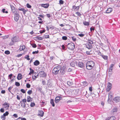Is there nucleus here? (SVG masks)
I'll return each mask as SVG.
<instances>
[{
  "label": "nucleus",
  "instance_id": "nucleus-22",
  "mask_svg": "<svg viewBox=\"0 0 120 120\" xmlns=\"http://www.w3.org/2000/svg\"><path fill=\"white\" fill-rule=\"evenodd\" d=\"M22 78V75L20 74H19L18 75L17 77V79L18 80L21 79Z\"/></svg>",
  "mask_w": 120,
  "mask_h": 120
},
{
  "label": "nucleus",
  "instance_id": "nucleus-4",
  "mask_svg": "<svg viewBox=\"0 0 120 120\" xmlns=\"http://www.w3.org/2000/svg\"><path fill=\"white\" fill-rule=\"evenodd\" d=\"M11 40L13 42H16L19 41V38L18 36H16L12 38Z\"/></svg>",
  "mask_w": 120,
  "mask_h": 120
},
{
  "label": "nucleus",
  "instance_id": "nucleus-8",
  "mask_svg": "<svg viewBox=\"0 0 120 120\" xmlns=\"http://www.w3.org/2000/svg\"><path fill=\"white\" fill-rule=\"evenodd\" d=\"M14 16L15 20L16 22L18 21L19 17V15L18 14L16 13L15 14Z\"/></svg>",
  "mask_w": 120,
  "mask_h": 120
},
{
  "label": "nucleus",
  "instance_id": "nucleus-64",
  "mask_svg": "<svg viewBox=\"0 0 120 120\" xmlns=\"http://www.w3.org/2000/svg\"><path fill=\"white\" fill-rule=\"evenodd\" d=\"M0 111L2 112H4V110L3 108H1L0 109Z\"/></svg>",
  "mask_w": 120,
  "mask_h": 120
},
{
  "label": "nucleus",
  "instance_id": "nucleus-45",
  "mask_svg": "<svg viewBox=\"0 0 120 120\" xmlns=\"http://www.w3.org/2000/svg\"><path fill=\"white\" fill-rule=\"evenodd\" d=\"M73 41H75L76 40V38L74 36L72 37H71Z\"/></svg>",
  "mask_w": 120,
  "mask_h": 120
},
{
  "label": "nucleus",
  "instance_id": "nucleus-41",
  "mask_svg": "<svg viewBox=\"0 0 120 120\" xmlns=\"http://www.w3.org/2000/svg\"><path fill=\"white\" fill-rule=\"evenodd\" d=\"M37 38L39 40H41L43 39L41 37L38 36L37 37Z\"/></svg>",
  "mask_w": 120,
  "mask_h": 120
},
{
  "label": "nucleus",
  "instance_id": "nucleus-23",
  "mask_svg": "<svg viewBox=\"0 0 120 120\" xmlns=\"http://www.w3.org/2000/svg\"><path fill=\"white\" fill-rule=\"evenodd\" d=\"M50 103L52 105L53 107H54L55 105L54 102V100L53 99H51L50 100Z\"/></svg>",
  "mask_w": 120,
  "mask_h": 120
},
{
  "label": "nucleus",
  "instance_id": "nucleus-20",
  "mask_svg": "<svg viewBox=\"0 0 120 120\" xmlns=\"http://www.w3.org/2000/svg\"><path fill=\"white\" fill-rule=\"evenodd\" d=\"M112 11V8H108L107 10L106 11V13H110Z\"/></svg>",
  "mask_w": 120,
  "mask_h": 120
},
{
  "label": "nucleus",
  "instance_id": "nucleus-52",
  "mask_svg": "<svg viewBox=\"0 0 120 120\" xmlns=\"http://www.w3.org/2000/svg\"><path fill=\"white\" fill-rule=\"evenodd\" d=\"M64 3V1L62 0H60L59 1V3L60 4H63Z\"/></svg>",
  "mask_w": 120,
  "mask_h": 120
},
{
  "label": "nucleus",
  "instance_id": "nucleus-12",
  "mask_svg": "<svg viewBox=\"0 0 120 120\" xmlns=\"http://www.w3.org/2000/svg\"><path fill=\"white\" fill-rule=\"evenodd\" d=\"M9 113L7 111L5 113H4L3 115L1 116V119H3V120H4L5 119V117L6 116H8L9 114Z\"/></svg>",
  "mask_w": 120,
  "mask_h": 120
},
{
  "label": "nucleus",
  "instance_id": "nucleus-48",
  "mask_svg": "<svg viewBox=\"0 0 120 120\" xmlns=\"http://www.w3.org/2000/svg\"><path fill=\"white\" fill-rule=\"evenodd\" d=\"M26 7L27 8H30L31 7V5H30L28 4H27Z\"/></svg>",
  "mask_w": 120,
  "mask_h": 120
},
{
  "label": "nucleus",
  "instance_id": "nucleus-61",
  "mask_svg": "<svg viewBox=\"0 0 120 120\" xmlns=\"http://www.w3.org/2000/svg\"><path fill=\"white\" fill-rule=\"evenodd\" d=\"M13 76V75L11 74H10L9 75L8 77H9V78L10 79H11L12 77Z\"/></svg>",
  "mask_w": 120,
  "mask_h": 120
},
{
  "label": "nucleus",
  "instance_id": "nucleus-1",
  "mask_svg": "<svg viewBox=\"0 0 120 120\" xmlns=\"http://www.w3.org/2000/svg\"><path fill=\"white\" fill-rule=\"evenodd\" d=\"M95 63L92 61H89L87 62L86 66V68L88 70L92 69L94 67Z\"/></svg>",
  "mask_w": 120,
  "mask_h": 120
},
{
  "label": "nucleus",
  "instance_id": "nucleus-62",
  "mask_svg": "<svg viewBox=\"0 0 120 120\" xmlns=\"http://www.w3.org/2000/svg\"><path fill=\"white\" fill-rule=\"evenodd\" d=\"M22 101L23 102H23L24 103H26V99H23L22 100Z\"/></svg>",
  "mask_w": 120,
  "mask_h": 120
},
{
  "label": "nucleus",
  "instance_id": "nucleus-59",
  "mask_svg": "<svg viewBox=\"0 0 120 120\" xmlns=\"http://www.w3.org/2000/svg\"><path fill=\"white\" fill-rule=\"evenodd\" d=\"M83 84L85 86H87L88 85V83L86 82H83Z\"/></svg>",
  "mask_w": 120,
  "mask_h": 120
},
{
  "label": "nucleus",
  "instance_id": "nucleus-58",
  "mask_svg": "<svg viewBox=\"0 0 120 120\" xmlns=\"http://www.w3.org/2000/svg\"><path fill=\"white\" fill-rule=\"evenodd\" d=\"M44 38H49V35H45Z\"/></svg>",
  "mask_w": 120,
  "mask_h": 120
},
{
  "label": "nucleus",
  "instance_id": "nucleus-31",
  "mask_svg": "<svg viewBox=\"0 0 120 120\" xmlns=\"http://www.w3.org/2000/svg\"><path fill=\"white\" fill-rule=\"evenodd\" d=\"M96 73V70L94 69H92L91 71V73L93 75H95Z\"/></svg>",
  "mask_w": 120,
  "mask_h": 120
},
{
  "label": "nucleus",
  "instance_id": "nucleus-49",
  "mask_svg": "<svg viewBox=\"0 0 120 120\" xmlns=\"http://www.w3.org/2000/svg\"><path fill=\"white\" fill-rule=\"evenodd\" d=\"M30 85L29 83H27L26 85V87L28 88H30Z\"/></svg>",
  "mask_w": 120,
  "mask_h": 120
},
{
  "label": "nucleus",
  "instance_id": "nucleus-40",
  "mask_svg": "<svg viewBox=\"0 0 120 120\" xmlns=\"http://www.w3.org/2000/svg\"><path fill=\"white\" fill-rule=\"evenodd\" d=\"M5 53L6 54L8 55L10 53V52L9 51L6 50L5 52Z\"/></svg>",
  "mask_w": 120,
  "mask_h": 120
},
{
  "label": "nucleus",
  "instance_id": "nucleus-28",
  "mask_svg": "<svg viewBox=\"0 0 120 120\" xmlns=\"http://www.w3.org/2000/svg\"><path fill=\"white\" fill-rule=\"evenodd\" d=\"M112 95V93L111 92H110L109 94L108 101H109V100H110V98H112L111 97Z\"/></svg>",
  "mask_w": 120,
  "mask_h": 120
},
{
  "label": "nucleus",
  "instance_id": "nucleus-16",
  "mask_svg": "<svg viewBox=\"0 0 120 120\" xmlns=\"http://www.w3.org/2000/svg\"><path fill=\"white\" fill-rule=\"evenodd\" d=\"M41 5L42 7H44L45 8H47L49 7V4H41Z\"/></svg>",
  "mask_w": 120,
  "mask_h": 120
},
{
  "label": "nucleus",
  "instance_id": "nucleus-27",
  "mask_svg": "<svg viewBox=\"0 0 120 120\" xmlns=\"http://www.w3.org/2000/svg\"><path fill=\"white\" fill-rule=\"evenodd\" d=\"M105 60H107L108 59V56H105L104 55H101V56Z\"/></svg>",
  "mask_w": 120,
  "mask_h": 120
},
{
  "label": "nucleus",
  "instance_id": "nucleus-54",
  "mask_svg": "<svg viewBox=\"0 0 120 120\" xmlns=\"http://www.w3.org/2000/svg\"><path fill=\"white\" fill-rule=\"evenodd\" d=\"M46 15L45 16H47L49 18L51 17V15L50 14H46Z\"/></svg>",
  "mask_w": 120,
  "mask_h": 120
},
{
  "label": "nucleus",
  "instance_id": "nucleus-25",
  "mask_svg": "<svg viewBox=\"0 0 120 120\" xmlns=\"http://www.w3.org/2000/svg\"><path fill=\"white\" fill-rule=\"evenodd\" d=\"M27 101L28 102H30L32 101L31 100L32 98L30 96H28L27 97Z\"/></svg>",
  "mask_w": 120,
  "mask_h": 120
},
{
  "label": "nucleus",
  "instance_id": "nucleus-56",
  "mask_svg": "<svg viewBox=\"0 0 120 120\" xmlns=\"http://www.w3.org/2000/svg\"><path fill=\"white\" fill-rule=\"evenodd\" d=\"M95 29L94 27H91L90 28V30L91 32L92 31H94V30Z\"/></svg>",
  "mask_w": 120,
  "mask_h": 120
},
{
  "label": "nucleus",
  "instance_id": "nucleus-9",
  "mask_svg": "<svg viewBox=\"0 0 120 120\" xmlns=\"http://www.w3.org/2000/svg\"><path fill=\"white\" fill-rule=\"evenodd\" d=\"M38 77V72L34 73L32 76L33 79H35Z\"/></svg>",
  "mask_w": 120,
  "mask_h": 120
},
{
  "label": "nucleus",
  "instance_id": "nucleus-26",
  "mask_svg": "<svg viewBox=\"0 0 120 120\" xmlns=\"http://www.w3.org/2000/svg\"><path fill=\"white\" fill-rule=\"evenodd\" d=\"M67 84L68 85L70 86L72 85L73 83L71 81H69L67 82Z\"/></svg>",
  "mask_w": 120,
  "mask_h": 120
},
{
  "label": "nucleus",
  "instance_id": "nucleus-53",
  "mask_svg": "<svg viewBox=\"0 0 120 120\" xmlns=\"http://www.w3.org/2000/svg\"><path fill=\"white\" fill-rule=\"evenodd\" d=\"M45 29H44L43 30H40V32L41 34H42L45 32Z\"/></svg>",
  "mask_w": 120,
  "mask_h": 120
},
{
  "label": "nucleus",
  "instance_id": "nucleus-42",
  "mask_svg": "<svg viewBox=\"0 0 120 120\" xmlns=\"http://www.w3.org/2000/svg\"><path fill=\"white\" fill-rule=\"evenodd\" d=\"M13 87V86H10L8 88V90L11 93V90L12 88Z\"/></svg>",
  "mask_w": 120,
  "mask_h": 120
},
{
  "label": "nucleus",
  "instance_id": "nucleus-60",
  "mask_svg": "<svg viewBox=\"0 0 120 120\" xmlns=\"http://www.w3.org/2000/svg\"><path fill=\"white\" fill-rule=\"evenodd\" d=\"M15 76H14L13 77V79H11V80L10 81V82H12L13 81L15 80L14 79L15 78Z\"/></svg>",
  "mask_w": 120,
  "mask_h": 120
},
{
  "label": "nucleus",
  "instance_id": "nucleus-13",
  "mask_svg": "<svg viewBox=\"0 0 120 120\" xmlns=\"http://www.w3.org/2000/svg\"><path fill=\"white\" fill-rule=\"evenodd\" d=\"M61 97L60 96H57L55 98V103H57L61 100Z\"/></svg>",
  "mask_w": 120,
  "mask_h": 120
},
{
  "label": "nucleus",
  "instance_id": "nucleus-44",
  "mask_svg": "<svg viewBox=\"0 0 120 120\" xmlns=\"http://www.w3.org/2000/svg\"><path fill=\"white\" fill-rule=\"evenodd\" d=\"M67 38V37L66 36H63L62 37V39L64 40H66Z\"/></svg>",
  "mask_w": 120,
  "mask_h": 120
},
{
  "label": "nucleus",
  "instance_id": "nucleus-55",
  "mask_svg": "<svg viewBox=\"0 0 120 120\" xmlns=\"http://www.w3.org/2000/svg\"><path fill=\"white\" fill-rule=\"evenodd\" d=\"M30 72H31L33 74V73H34V71L33 69H32L31 68H30Z\"/></svg>",
  "mask_w": 120,
  "mask_h": 120
},
{
  "label": "nucleus",
  "instance_id": "nucleus-6",
  "mask_svg": "<svg viewBox=\"0 0 120 120\" xmlns=\"http://www.w3.org/2000/svg\"><path fill=\"white\" fill-rule=\"evenodd\" d=\"M39 73L40 77H44L46 76L45 73L44 71H40Z\"/></svg>",
  "mask_w": 120,
  "mask_h": 120
},
{
  "label": "nucleus",
  "instance_id": "nucleus-11",
  "mask_svg": "<svg viewBox=\"0 0 120 120\" xmlns=\"http://www.w3.org/2000/svg\"><path fill=\"white\" fill-rule=\"evenodd\" d=\"M113 100L116 103L120 102V97H116L113 98Z\"/></svg>",
  "mask_w": 120,
  "mask_h": 120
},
{
  "label": "nucleus",
  "instance_id": "nucleus-5",
  "mask_svg": "<svg viewBox=\"0 0 120 120\" xmlns=\"http://www.w3.org/2000/svg\"><path fill=\"white\" fill-rule=\"evenodd\" d=\"M77 62H78L77 63V65H78L79 67L82 68H83L84 67V64L83 62L82 61L80 62L79 60H77Z\"/></svg>",
  "mask_w": 120,
  "mask_h": 120
},
{
  "label": "nucleus",
  "instance_id": "nucleus-43",
  "mask_svg": "<svg viewBox=\"0 0 120 120\" xmlns=\"http://www.w3.org/2000/svg\"><path fill=\"white\" fill-rule=\"evenodd\" d=\"M32 93V91L31 90H30L28 91L27 92V93L29 95L31 94Z\"/></svg>",
  "mask_w": 120,
  "mask_h": 120
},
{
  "label": "nucleus",
  "instance_id": "nucleus-37",
  "mask_svg": "<svg viewBox=\"0 0 120 120\" xmlns=\"http://www.w3.org/2000/svg\"><path fill=\"white\" fill-rule=\"evenodd\" d=\"M35 105V104L34 103L31 102L30 104V106L31 107H34Z\"/></svg>",
  "mask_w": 120,
  "mask_h": 120
},
{
  "label": "nucleus",
  "instance_id": "nucleus-46",
  "mask_svg": "<svg viewBox=\"0 0 120 120\" xmlns=\"http://www.w3.org/2000/svg\"><path fill=\"white\" fill-rule=\"evenodd\" d=\"M84 35L85 34H78V36L81 37H83L84 36Z\"/></svg>",
  "mask_w": 120,
  "mask_h": 120
},
{
  "label": "nucleus",
  "instance_id": "nucleus-33",
  "mask_svg": "<svg viewBox=\"0 0 120 120\" xmlns=\"http://www.w3.org/2000/svg\"><path fill=\"white\" fill-rule=\"evenodd\" d=\"M83 24L84 25L87 26L89 25V22L86 21L84 22H83Z\"/></svg>",
  "mask_w": 120,
  "mask_h": 120
},
{
  "label": "nucleus",
  "instance_id": "nucleus-10",
  "mask_svg": "<svg viewBox=\"0 0 120 120\" xmlns=\"http://www.w3.org/2000/svg\"><path fill=\"white\" fill-rule=\"evenodd\" d=\"M112 84L110 82L108 83V85L107 86V90L108 91H109L112 88Z\"/></svg>",
  "mask_w": 120,
  "mask_h": 120
},
{
  "label": "nucleus",
  "instance_id": "nucleus-36",
  "mask_svg": "<svg viewBox=\"0 0 120 120\" xmlns=\"http://www.w3.org/2000/svg\"><path fill=\"white\" fill-rule=\"evenodd\" d=\"M15 85L17 86H20V84L18 82H15Z\"/></svg>",
  "mask_w": 120,
  "mask_h": 120
},
{
  "label": "nucleus",
  "instance_id": "nucleus-39",
  "mask_svg": "<svg viewBox=\"0 0 120 120\" xmlns=\"http://www.w3.org/2000/svg\"><path fill=\"white\" fill-rule=\"evenodd\" d=\"M31 45L32 47L34 48H35L37 46L36 45V44H31Z\"/></svg>",
  "mask_w": 120,
  "mask_h": 120
},
{
  "label": "nucleus",
  "instance_id": "nucleus-3",
  "mask_svg": "<svg viewBox=\"0 0 120 120\" xmlns=\"http://www.w3.org/2000/svg\"><path fill=\"white\" fill-rule=\"evenodd\" d=\"M75 46L74 43H68L67 45L68 49L71 50H73L75 48Z\"/></svg>",
  "mask_w": 120,
  "mask_h": 120
},
{
  "label": "nucleus",
  "instance_id": "nucleus-51",
  "mask_svg": "<svg viewBox=\"0 0 120 120\" xmlns=\"http://www.w3.org/2000/svg\"><path fill=\"white\" fill-rule=\"evenodd\" d=\"M39 52L38 50H37V51H34L32 52V54H37Z\"/></svg>",
  "mask_w": 120,
  "mask_h": 120
},
{
  "label": "nucleus",
  "instance_id": "nucleus-15",
  "mask_svg": "<svg viewBox=\"0 0 120 120\" xmlns=\"http://www.w3.org/2000/svg\"><path fill=\"white\" fill-rule=\"evenodd\" d=\"M79 6L76 7L74 5L73 6L72 10L73 11H77L79 10Z\"/></svg>",
  "mask_w": 120,
  "mask_h": 120
},
{
  "label": "nucleus",
  "instance_id": "nucleus-14",
  "mask_svg": "<svg viewBox=\"0 0 120 120\" xmlns=\"http://www.w3.org/2000/svg\"><path fill=\"white\" fill-rule=\"evenodd\" d=\"M78 62H77V61H72L70 63V65L72 67H74L75 66V64L77 65Z\"/></svg>",
  "mask_w": 120,
  "mask_h": 120
},
{
  "label": "nucleus",
  "instance_id": "nucleus-18",
  "mask_svg": "<svg viewBox=\"0 0 120 120\" xmlns=\"http://www.w3.org/2000/svg\"><path fill=\"white\" fill-rule=\"evenodd\" d=\"M44 112L42 110L39 111V113L38 115L41 117H43L44 115Z\"/></svg>",
  "mask_w": 120,
  "mask_h": 120
},
{
  "label": "nucleus",
  "instance_id": "nucleus-32",
  "mask_svg": "<svg viewBox=\"0 0 120 120\" xmlns=\"http://www.w3.org/2000/svg\"><path fill=\"white\" fill-rule=\"evenodd\" d=\"M11 10L12 12H14V10H15V8L13 6L11 5Z\"/></svg>",
  "mask_w": 120,
  "mask_h": 120
},
{
  "label": "nucleus",
  "instance_id": "nucleus-2",
  "mask_svg": "<svg viewBox=\"0 0 120 120\" xmlns=\"http://www.w3.org/2000/svg\"><path fill=\"white\" fill-rule=\"evenodd\" d=\"M61 68V67L60 65L55 67L52 71V73L55 75H56L58 74Z\"/></svg>",
  "mask_w": 120,
  "mask_h": 120
},
{
  "label": "nucleus",
  "instance_id": "nucleus-50",
  "mask_svg": "<svg viewBox=\"0 0 120 120\" xmlns=\"http://www.w3.org/2000/svg\"><path fill=\"white\" fill-rule=\"evenodd\" d=\"M27 10H25L24 9H24L22 11L23 14L25 15V14L26 12H27Z\"/></svg>",
  "mask_w": 120,
  "mask_h": 120
},
{
  "label": "nucleus",
  "instance_id": "nucleus-7",
  "mask_svg": "<svg viewBox=\"0 0 120 120\" xmlns=\"http://www.w3.org/2000/svg\"><path fill=\"white\" fill-rule=\"evenodd\" d=\"M3 108H5L6 110L8 109L9 106V104L6 102H5L3 105Z\"/></svg>",
  "mask_w": 120,
  "mask_h": 120
},
{
  "label": "nucleus",
  "instance_id": "nucleus-19",
  "mask_svg": "<svg viewBox=\"0 0 120 120\" xmlns=\"http://www.w3.org/2000/svg\"><path fill=\"white\" fill-rule=\"evenodd\" d=\"M115 118L114 116H112L110 117H108L106 120H115Z\"/></svg>",
  "mask_w": 120,
  "mask_h": 120
},
{
  "label": "nucleus",
  "instance_id": "nucleus-29",
  "mask_svg": "<svg viewBox=\"0 0 120 120\" xmlns=\"http://www.w3.org/2000/svg\"><path fill=\"white\" fill-rule=\"evenodd\" d=\"M86 47L89 49H91L92 48V46L91 45H90L89 44H87L86 45Z\"/></svg>",
  "mask_w": 120,
  "mask_h": 120
},
{
  "label": "nucleus",
  "instance_id": "nucleus-30",
  "mask_svg": "<svg viewBox=\"0 0 120 120\" xmlns=\"http://www.w3.org/2000/svg\"><path fill=\"white\" fill-rule=\"evenodd\" d=\"M21 103V105L22 107L24 108L26 106V104L25 103L22 102L21 101L20 102Z\"/></svg>",
  "mask_w": 120,
  "mask_h": 120
},
{
  "label": "nucleus",
  "instance_id": "nucleus-47",
  "mask_svg": "<svg viewBox=\"0 0 120 120\" xmlns=\"http://www.w3.org/2000/svg\"><path fill=\"white\" fill-rule=\"evenodd\" d=\"M75 14L77 15V16L79 17L81 15V14L80 13L78 12H76L75 13Z\"/></svg>",
  "mask_w": 120,
  "mask_h": 120
},
{
  "label": "nucleus",
  "instance_id": "nucleus-17",
  "mask_svg": "<svg viewBox=\"0 0 120 120\" xmlns=\"http://www.w3.org/2000/svg\"><path fill=\"white\" fill-rule=\"evenodd\" d=\"M65 71L64 69H61L60 71V74L61 75H63L64 74Z\"/></svg>",
  "mask_w": 120,
  "mask_h": 120
},
{
  "label": "nucleus",
  "instance_id": "nucleus-63",
  "mask_svg": "<svg viewBox=\"0 0 120 120\" xmlns=\"http://www.w3.org/2000/svg\"><path fill=\"white\" fill-rule=\"evenodd\" d=\"M89 90L91 92L92 91V86L90 87L89 88Z\"/></svg>",
  "mask_w": 120,
  "mask_h": 120
},
{
  "label": "nucleus",
  "instance_id": "nucleus-38",
  "mask_svg": "<svg viewBox=\"0 0 120 120\" xmlns=\"http://www.w3.org/2000/svg\"><path fill=\"white\" fill-rule=\"evenodd\" d=\"M88 42L90 44V45H91V44H92L93 43V41L89 39L88 40Z\"/></svg>",
  "mask_w": 120,
  "mask_h": 120
},
{
  "label": "nucleus",
  "instance_id": "nucleus-24",
  "mask_svg": "<svg viewBox=\"0 0 120 120\" xmlns=\"http://www.w3.org/2000/svg\"><path fill=\"white\" fill-rule=\"evenodd\" d=\"M25 46L24 45L21 46L20 47L19 50L20 51L23 50L25 49Z\"/></svg>",
  "mask_w": 120,
  "mask_h": 120
},
{
  "label": "nucleus",
  "instance_id": "nucleus-21",
  "mask_svg": "<svg viewBox=\"0 0 120 120\" xmlns=\"http://www.w3.org/2000/svg\"><path fill=\"white\" fill-rule=\"evenodd\" d=\"M34 64L35 66H37L40 64V62L38 60H36L34 62Z\"/></svg>",
  "mask_w": 120,
  "mask_h": 120
},
{
  "label": "nucleus",
  "instance_id": "nucleus-35",
  "mask_svg": "<svg viewBox=\"0 0 120 120\" xmlns=\"http://www.w3.org/2000/svg\"><path fill=\"white\" fill-rule=\"evenodd\" d=\"M29 55H27L25 56V58L26 59L28 60H30V59L29 58Z\"/></svg>",
  "mask_w": 120,
  "mask_h": 120
},
{
  "label": "nucleus",
  "instance_id": "nucleus-34",
  "mask_svg": "<svg viewBox=\"0 0 120 120\" xmlns=\"http://www.w3.org/2000/svg\"><path fill=\"white\" fill-rule=\"evenodd\" d=\"M117 111V108L115 107L112 110L113 112H116Z\"/></svg>",
  "mask_w": 120,
  "mask_h": 120
},
{
  "label": "nucleus",
  "instance_id": "nucleus-57",
  "mask_svg": "<svg viewBox=\"0 0 120 120\" xmlns=\"http://www.w3.org/2000/svg\"><path fill=\"white\" fill-rule=\"evenodd\" d=\"M20 91L23 93H25V91L24 90L22 89L20 90Z\"/></svg>",
  "mask_w": 120,
  "mask_h": 120
}]
</instances>
